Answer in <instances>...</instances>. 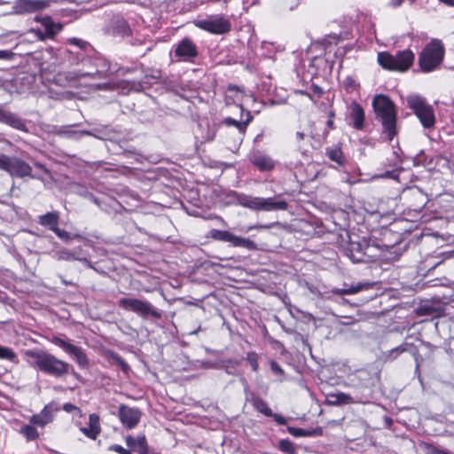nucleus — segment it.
Returning a JSON list of instances; mask_svg holds the SVG:
<instances>
[{
	"mask_svg": "<svg viewBox=\"0 0 454 454\" xmlns=\"http://www.w3.org/2000/svg\"><path fill=\"white\" fill-rule=\"evenodd\" d=\"M247 96L244 93L243 90L239 89L235 85H230L226 94V104H235L240 108L241 114L244 112L243 103Z\"/></svg>",
	"mask_w": 454,
	"mask_h": 454,
	"instance_id": "obj_25",
	"label": "nucleus"
},
{
	"mask_svg": "<svg viewBox=\"0 0 454 454\" xmlns=\"http://www.w3.org/2000/svg\"><path fill=\"white\" fill-rule=\"evenodd\" d=\"M170 56L175 62L193 63L198 57V49L190 38L185 37L172 46Z\"/></svg>",
	"mask_w": 454,
	"mask_h": 454,
	"instance_id": "obj_12",
	"label": "nucleus"
},
{
	"mask_svg": "<svg viewBox=\"0 0 454 454\" xmlns=\"http://www.w3.org/2000/svg\"><path fill=\"white\" fill-rule=\"evenodd\" d=\"M276 225H279V223L278 222H274V223H266V224H261V223L254 224V225H249L246 229H240L239 231H243L245 233H247V232H249L252 230H269V229H271L272 227H274Z\"/></svg>",
	"mask_w": 454,
	"mask_h": 454,
	"instance_id": "obj_43",
	"label": "nucleus"
},
{
	"mask_svg": "<svg viewBox=\"0 0 454 454\" xmlns=\"http://www.w3.org/2000/svg\"><path fill=\"white\" fill-rule=\"evenodd\" d=\"M80 431L89 439L96 440L101 433L99 416L97 413L90 414L88 427H81Z\"/></svg>",
	"mask_w": 454,
	"mask_h": 454,
	"instance_id": "obj_24",
	"label": "nucleus"
},
{
	"mask_svg": "<svg viewBox=\"0 0 454 454\" xmlns=\"http://www.w3.org/2000/svg\"><path fill=\"white\" fill-rule=\"evenodd\" d=\"M67 43L75 46L76 51L66 50L63 56L67 60V70L58 73L53 82L62 87L90 85L89 81L106 78L111 72L106 59L98 54L92 45L80 38L71 37ZM98 90H108L109 83L90 84Z\"/></svg>",
	"mask_w": 454,
	"mask_h": 454,
	"instance_id": "obj_1",
	"label": "nucleus"
},
{
	"mask_svg": "<svg viewBox=\"0 0 454 454\" xmlns=\"http://www.w3.org/2000/svg\"><path fill=\"white\" fill-rule=\"evenodd\" d=\"M408 347H411L408 343L401 344L400 346L390 350L388 356L392 359L396 358L401 353L408 350Z\"/></svg>",
	"mask_w": 454,
	"mask_h": 454,
	"instance_id": "obj_46",
	"label": "nucleus"
},
{
	"mask_svg": "<svg viewBox=\"0 0 454 454\" xmlns=\"http://www.w3.org/2000/svg\"><path fill=\"white\" fill-rule=\"evenodd\" d=\"M144 85L142 82H132V89H134L135 90L137 91H140L142 90H144Z\"/></svg>",
	"mask_w": 454,
	"mask_h": 454,
	"instance_id": "obj_60",
	"label": "nucleus"
},
{
	"mask_svg": "<svg viewBox=\"0 0 454 454\" xmlns=\"http://www.w3.org/2000/svg\"><path fill=\"white\" fill-rule=\"evenodd\" d=\"M196 26L212 34L222 35L231 30V22L222 15L210 16L196 22Z\"/></svg>",
	"mask_w": 454,
	"mask_h": 454,
	"instance_id": "obj_15",
	"label": "nucleus"
},
{
	"mask_svg": "<svg viewBox=\"0 0 454 454\" xmlns=\"http://www.w3.org/2000/svg\"><path fill=\"white\" fill-rule=\"evenodd\" d=\"M333 117H334V113L333 112H330L329 113V119H328V121L326 122V125H327V127L330 129H334V124H333Z\"/></svg>",
	"mask_w": 454,
	"mask_h": 454,
	"instance_id": "obj_56",
	"label": "nucleus"
},
{
	"mask_svg": "<svg viewBox=\"0 0 454 454\" xmlns=\"http://www.w3.org/2000/svg\"><path fill=\"white\" fill-rule=\"evenodd\" d=\"M110 358L114 364L118 365L121 369L123 372L128 373L129 372V365L121 357L120 355L111 352Z\"/></svg>",
	"mask_w": 454,
	"mask_h": 454,
	"instance_id": "obj_40",
	"label": "nucleus"
},
{
	"mask_svg": "<svg viewBox=\"0 0 454 454\" xmlns=\"http://www.w3.org/2000/svg\"><path fill=\"white\" fill-rule=\"evenodd\" d=\"M310 90L312 93H314L317 97H320L323 94V90L321 89V87H319L318 85H316V84L311 85Z\"/></svg>",
	"mask_w": 454,
	"mask_h": 454,
	"instance_id": "obj_55",
	"label": "nucleus"
},
{
	"mask_svg": "<svg viewBox=\"0 0 454 454\" xmlns=\"http://www.w3.org/2000/svg\"><path fill=\"white\" fill-rule=\"evenodd\" d=\"M305 138V134L301 131H297L296 134H295V139H296V142L297 144H300V142L301 140H303Z\"/></svg>",
	"mask_w": 454,
	"mask_h": 454,
	"instance_id": "obj_59",
	"label": "nucleus"
},
{
	"mask_svg": "<svg viewBox=\"0 0 454 454\" xmlns=\"http://www.w3.org/2000/svg\"><path fill=\"white\" fill-rule=\"evenodd\" d=\"M348 118L351 125L358 130L364 129V111L363 107L356 101L352 102L348 106Z\"/></svg>",
	"mask_w": 454,
	"mask_h": 454,
	"instance_id": "obj_23",
	"label": "nucleus"
},
{
	"mask_svg": "<svg viewBox=\"0 0 454 454\" xmlns=\"http://www.w3.org/2000/svg\"><path fill=\"white\" fill-rule=\"evenodd\" d=\"M76 192L84 198L89 197V195L90 194V192L83 187H79V189Z\"/></svg>",
	"mask_w": 454,
	"mask_h": 454,
	"instance_id": "obj_57",
	"label": "nucleus"
},
{
	"mask_svg": "<svg viewBox=\"0 0 454 454\" xmlns=\"http://www.w3.org/2000/svg\"><path fill=\"white\" fill-rule=\"evenodd\" d=\"M87 199H89L90 200H91L93 203H95L96 205H98V207H101L100 205V201L98 198H96L91 192L90 194L89 195V197H87Z\"/></svg>",
	"mask_w": 454,
	"mask_h": 454,
	"instance_id": "obj_61",
	"label": "nucleus"
},
{
	"mask_svg": "<svg viewBox=\"0 0 454 454\" xmlns=\"http://www.w3.org/2000/svg\"><path fill=\"white\" fill-rule=\"evenodd\" d=\"M438 106L439 116L450 129L449 133L454 132V100L441 101Z\"/></svg>",
	"mask_w": 454,
	"mask_h": 454,
	"instance_id": "obj_19",
	"label": "nucleus"
},
{
	"mask_svg": "<svg viewBox=\"0 0 454 454\" xmlns=\"http://www.w3.org/2000/svg\"><path fill=\"white\" fill-rule=\"evenodd\" d=\"M269 417H272L274 419V420L278 425H286L287 424L286 419L285 417H283L281 414L273 413V415H270Z\"/></svg>",
	"mask_w": 454,
	"mask_h": 454,
	"instance_id": "obj_52",
	"label": "nucleus"
},
{
	"mask_svg": "<svg viewBox=\"0 0 454 454\" xmlns=\"http://www.w3.org/2000/svg\"><path fill=\"white\" fill-rule=\"evenodd\" d=\"M233 197L238 205L256 212H272L288 208V202L282 199L281 195L264 198L234 192Z\"/></svg>",
	"mask_w": 454,
	"mask_h": 454,
	"instance_id": "obj_4",
	"label": "nucleus"
},
{
	"mask_svg": "<svg viewBox=\"0 0 454 454\" xmlns=\"http://www.w3.org/2000/svg\"><path fill=\"white\" fill-rule=\"evenodd\" d=\"M434 312L435 309L431 305L423 304L419 308V315L433 316Z\"/></svg>",
	"mask_w": 454,
	"mask_h": 454,
	"instance_id": "obj_49",
	"label": "nucleus"
},
{
	"mask_svg": "<svg viewBox=\"0 0 454 454\" xmlns=\"http://www.w3.org/2000/svg\"><path fill=\"white\" fill-rule=\"evenodd\" d=\"M329 403L333 405H345V404H352V403H364L363 399L358 396H352L349 394L338 392L335 394L330 395Z\"/></svg>",
	"mask_w": 454,
	"mask_h": 454,
	"instance_id": "obj_27",
	"label": "nucleus"
},
{
	"mask_svg": "<svg viewBox=\"0 0 454 454\" xmlns=\"http://www.w3.org/2000/svg\"><path fill=\"white\" fill-rule=\"evenodd\" d=\"M118 304L120 308L132 311L143 318L151 317L160 319L161 317V313L147 301L136 298H121Z\"/></svg>",
	"mask_w": 454,
	"mask_h": 454,
	"instance_id": "obj_10",
	"label": "nucleus"
},
{
	"mask_svg": "<svg viewBox=\"0 0 454 454\" xmlns=\"http://www.w3.org/2000/svg\"><path fill=\"white\" fill-rule=\"evenodd\" d=\"M59 214L57 211L48 212L38 217V223L54 231L59 227Z\"/></svg>",
	"mask_w": 454,
	"mask_h": 454,
	"instance_id": "obj_30",
	"label": "nucleus"
},
{
	"mask_svg": "<svg viewBox=\"0 0 454 454\" xmlns=\"http://www.w3.org/2000/svg\"><path fill=\"white\" fill-rule=\"evenodd\" d=\"M126 443L132 450L137 451V454H148V445L146 438L144 434L133 437L129 435L126 438Z\"/></svg>",
	"mask_w": 454,
	"mask_h": 454,
	"instance_id": "obj_28",
	"label": "nucleus"
},
{
	"mask_svg": "<svg viewBox=\"0 0 454 454\" xmlns=\"http://www.w3.org/2000/svg\"><path fill=\"white\" fill-rule=\"evenodd\" d=\"M278 450L287 454H295L294 444L289 439H282L278 442Z\"/></svg>",
	"mask_w": 454,
	"mask_h": 454,
	"instance_id": "obj_39",
	"label": "nucleus"
},
{
	"mask_svg": "<svg viewBox=\"0 0 454 454\" xmlns=\"http://www.w3.org/2000/svg\"><path fill=\"white\" fill-rule=\"evenodd\" d=\"M365 241V239H360L357 235H350L347 232L345 237L341 236L340 247L344 254L353 262H364L363 250Z\"/></svg>",
	"mask_w": 454,
	"mask_h": 454,
	"instance_id": "obj_11",
	"label": "nucleus"
},
{
	"mask_svg": "<svg viewBox=\"0 0 454 454\" xmlns=\"http://www.w3.org/2000/svg\"><path fill=\"white\" fill-rule=\"evenodd\" d=\"M50 340L66 353L73 356L80 367L85 368L89 365V359L82 348L74 346L67 339H63L59 336H52Z\"/></svg>",
	"mask_w": 454,
	"mask_h": 454,
	"instance_id": "obj_14",
	"label": "nucleus"
},
{
	"mask_svg": "<svg viewBox=\"0 0 454 454\" xmlns=\"http://www.w3.org/2000/svg\"><path fill=\"white\" fill-rule=\"evenodd\" d=\"M377 60L385 70L404 73L413 66L415 54L410 49L397 51L395 53L381 51L378 53Z\"/></svg>",
	"mask_w": 454,
	"mask_h": 454,
	"instance_id": "obj_6",
	"label": "nucleus"
},
{
	"mask_svg": "<svg viewBox=\"0 0 454 454\" xmlns=\"http://www.w3.org/2000/svg\"><path fill=\"white\" fill-rule=\"evenodd\" d=\"M27 356L34 360L35 365L43 373L61 378L68 373L69 364L43 350H27Z\"/></svg>",
	"mask_w": 454,
	"mask_h": 454,
	"instance_id": "obj_5",
	"label": "nucleus"
},
{
	"mask_svg": "<svg viewBox=\"0 0 454 454\" xmlns=\"http://www.w3.org/2000/svg\"><path fill=\"white\" fill-rule=\"evenodd\" d=\"M108 450L117 452L118 454H127L128 450L119 444H113L108 447Z\"/></svg>",
	"mask_w": 454,
	"mask_h": 454,
	"instance_id": "obj_51",
	"label": "nucleus"
},
{
	"mask_svg": "<svg viewBox=\"0 0 454 454\" xmlns=\"http://www.w3.org/2000/svg\"><path fill=\"white\" fill-rule=\"evenodd\" d=\"M370 287V284L368 283H357L356 285H352L348 288H334L333 293L340 295H350L359 293L364 289H368Z\"/></svg>",
	"mask_w": 454,
	"mask_h": 454,
	"instance_id": "obj_33",
	"label": "nucleus"
},
{
	"mask_svg": "<svg viewBox=\"0 0 454 454\" xmlns=\"http://www.w3.org/2000/svg\"><path fill=\"white\" fill-rule=\"evenodd\" d=\"M343 87L348 92H353L357 90L358 83L351 76H347L342 82Z\"/></svg>",
	"mask_w": 454,
	"mask_h": 454,
	"instance_id": "obj_44",
	"label": "nucleus"
},
{
	"mask_svg": "<svg viewBox=\"0 0 454 454\" xmlns=\"http://www.w3.org/2000/svg\"><path fill=\"white\" fill-rule=\"evenodd\" d=\"M231 232L228 231H221L217 229H212L209 231V236L215 240L230 243Z\"/></svg>",
	"mask_w": 454,
	"mask_h": 454,
	"instance_id": "obj_38",
	"label": "nucleus"
},
{
	"mask_svg": "<svg viewBox=\"0 0 454 454\" xmlns=\"http://www.w3.org/2000/svg\"><path fill=\"white\" fill-rule=\"evenodd\" d=\"M253 116L247 111L245 120L237 121L231 117L224 118L219 124L221 136L223 142L231 150H238L242 144L248 124L252 121Z\"/></svg>",
	"mask_w": 454,
	"mask_h": 454,
	"instance_id": "obj_3",
	"label": "nucleus"
},
{
	"mask_svg": "<svg viewBox=\"0 0 454 454\" xmlns=\"http://www.w3.org/2000/svg\"><path fill=\"white\" fill-rule=\"evenodd\" d=\"M240 362L237 359L229 358L220 363L219 368L225 371L229 375H237Z\"/></svg>",
	"mask_w": 454,
	"mask_h": 454,
	"instance_id": "obj_35",
	"label": "nucleus"
},
{
	"mask_svg": "<svg viewBox=\"0 0 454 454\" xmlns=\"http://www.w3.org/2000/svg\"><path fill=\"white\" fill-rule=\"evenodd\" d=\"M35 166L36 168H38L39 169L42 170V172H43L45 175H50V171L45 168L44 165H43L42 163H39V162H35Z\"/></svg>",
	"mask_w": 454,
	"mask_h": 454,
	"instance_id": "obj_58",
	"label": "nucleus"
},
{
	"mask_svg": "<svg viewBox=\"0 0 454 454\" xmlns=\"http://www.w3.org/2000/svg\"><path fill=\"white\" fill-rule=\"evenodd\" d=\"M61 240L65 242H69L72 239V237L69 232L65 230H61L59 227L53 231Z\"/></svg>",
	"mask_w": 454,
	"mask_h": 454,
	"instance_id": "obj_48",
	"label": "nucleus"
},
{
	"mask_svg": "<svg viewBox=\"0 0 454 454\" xmlns=\"http://www.w3.org/2000/svg\"><path fill=\"white\" fill-rule=\"evenodd\" d=\"M270 369H271L272 372L276 375H283L284 374V370L275 361L270 362Z\"/></svg>",
	"mask_w": 454,
	"mask_h": 454,
	"instance_id": "obj_50",
	"label": "nucleus"
},
{
	"mask_svg": "<svg viewBox=\"0 0 454 454\" xmlns=\"http://www.w3.org/2000/svg\"><path fill=\"white\" fill-rule=\"evenodd\" d=\"M142 413L139 409L121 404L118 410V417L122 426L132 429L137 426L141 419Z\"/></svg>",
	"mask_w": 454,
	"mask_h": 454,
	"instance_id": "obj_17",
	"label": "nucleus"
},
{
	"mask_svg": "<svg viewBox=\"0 0 454 454\" xmlns=\"http://www.w3.org/2000/svg\"><path fill=\"white\" fill-rule=\"evenodd\" d=\"M406 103L408 107L418 117L424 129H431L434 127L436 119L434 108L424 97L418 94L408 95Z\"/></svg>",
	"mask_w": 454,
	"mask_h": 454,
	"instance_id": "obj_8",
	"label": "nucleus"
},
{
	"mask_svg": "<svg viewBox=\"0 0 454 454\" xmlns=\"http://www.w3.org/2000/svg\"><path fill=\"white\" fill-rule=\"evenodd\" d=\"M52 132L56 135L74 140H79L84 136H91L98 139L110 138L106 130L103 129H94L93 130H78L74 129L73 126H60L54 127Z\"/></svg>",
	"mask_w": 454,
	"mask_h": 454,
	"instance_id": "obj_13",
	"label": "nucleus"
},
{
	"mask_svg": "<svg viewBox=\"0 0 454 454\" xmlns=\"http://www.w3.org/2000/svg\"><path fill=\"white\" fill-rule=\"evenodd\" d=\"M372 107L376 120L382 126V134L392 141L397 132V111L394 102L386 95L377 94L372 99Z\"/></svg>",
	"mask_w": 454,
	"mask_h": 454,
	"instance_id": "obj_2",
	"label": "nucleus"
},
{
	"mask_svg": "<svg viewBox=\"0 0 454 454\" xmlns=\"http://www.w3.org/2000/svg\"><path fill=\"white\" fill-rule=\"evenodd\" d=\"M19 433L22 434L27 442L35 441L40 436L35 426L31 423L23 425L20 428Z\"/></svg>",
	"mask_w": 454,
	"mask_h": 454,
	"instance_id": "obj_34",
	"label": "nucleus"
},
{
	"mask_svg": "<svg viewBox=\"0 0 454 454\" xmlns=\"http://www.w3.org/2000/svg\"><path fill=\"white\" fill-rule=\"evenodd\" d=\"M51 0H16L13 11L17 14L35 12L50 7Z\"/></svg>",
	"mask_w": 454,
	"mask_h": 454,
	"instance_id": "obj_16",
	"label": "nucleus"
},
{
	"mask_svg": "<svg viewBox=\"0 0 454 454\" xmlns=\"http://www.w3.org/2000/svg\"><path fill=\"white\" fill-rule=\"evenodd\" d=\"M0 359L15 362L17 356L12 348L0 345Z\"/></svg>",
	"mask_w": 454,
	"mask_h": 454,
	"instance_id": "obj_41",
	"label": "nucleus"
},
{
	"mask_svg": "<svg viewBox=\"0 0 454 454\" xmlns=\"http://www.w3.org/2000/svg\"><path fill=\"white\" fill-rule=\"evenodd\" d=\"M254 407L263 415L269 417L273 415L271 409L268 406L267 403L260 397H254L252 400Z\"/></svg>",
	"mask_w": 454,
	"mask_h": 454,
	"instance_id": "obj_37",
	"label": "nucleus"
},
{
	"mask_svg": "<svg viewBox=\"0 0 454 454\" xmlns=\"http://www.w3.org/2000/svg\"><path fill=\"white\" fill-rule=\"evenodd\" d=\"M445 48L439 39H432L419 54L418 64L423 73H430L437 69L442 63Z\"/></svg>",
	"mask_w": 454,
	"mask_h": 454,
	"instance_id": "obj_7",
	"label": "nucleus"
},
{
	"mask_svg": "<svg viewBox=\"0 0 454 454\" xmlns=\"http://www.w3.org/2000/svg\"><path fill=\"white\" fill-rule=\"evenodd\" d=\"M10 56V52L7 51H0V59H7Z\"/></svg>",
	"mask_w": 454,
	"mask_h": 454,
	"instance_id": "obj_64",
	"label": "nucleus"
},
{
	"mask_svg": "<svg viewBox=\"0 0 454 454\" xmlns=\"http://www.w3.org/2000/svg\"><path fill=\"white\" fill-rule=\"evenodd\" d=\"M404 2V0H389L387 4V5L388 7H391V8H398L400 7L403 3Z\"/></svg>",
	"mask_w": 454,
	"mask_h": 454,
	"instance_id": "obj_53",
	"label": "nucleus"
},
{
	"mask_svg": "<svg viewBox=\"0 0 454 454\" xmlns=\"http://www.w3.org/2000/svg\"><path fill=\"white\" fill-rule=\"evenodd\" d=\"M259 356L254 351H250L247 354L246 360L251 366V369L257 372L259 371V363H258Z\"/></svg>",
	"mask_w": 454,
	"mask_h": 454,
	"instance_id": "obj_42",
	"label": "nucleus"
},
{
	"mask_svg": "<svg viewBox=\"0 0 454 454\" xmlns=\"http://www.w3.org/2000/svg\"><path fill=\"white\" fill-rule=\"evenodd\" d=\"M51 405L47 404L37 414H34L29 418V422L35 427H44L54 420L55 413Z\"/></svg>",
	"mask_w": 454,
	"mask_h": 454,
	"instance_id": "obj_20",
	"label": "nucleus"
},
{
	"mask_svg": "<svg viewBox=\"0 0 454 454\" xmlns=\"http://www.w3.org/2000/svg\"><path fill=\"white\" fill-rule=\"evenodd\" d=\"M87 199H89L90 200H91L93 203H95L96 205H98V207H101L100 205V201L98 198H96L91 192L90 194L89 195V197H87Z\"/></svg>",
	"mask_w": 454,
	"mask_h": 454,
	"instance_id": "obj_63",
	"label": "nucleus"
},
{
	"mask_svg": "<svg viewBox=\"0 0 454 454\" xmlns=\"http://www.w3.org/2000/svg\"><path fill=\"white\" fill-rule=\"evenodd\" d=\"M249 160L261 172L270 171L275 168V160L264 152L254 150L249 153Z\"/></svg>",
	"mask_w": 454,
	"mask_h": 454,
	"instance_id": "obj_18",
	"label": "nucleus"
},
{
	"mask_svg": "<svg viewBox=\"0 0 454 454\" xmlns=\"http://www.w3.org/2000/svg\"><path fill=\"white\" fill-rule=\"evenodd\" d=\"M63 411H65L67 413L74 412L75 415L78 416L79 418L82 417V410L79 407L69 403L63 404Z\"/></svg>",
	"mask_w": 454,
	"mask_h": 454,
	"instance_id": "obj_47",
	"label": "nucleus"
},
{
	"mask_svg": "<svg viewBox=\"0 0 454 454\" xmlns=\"http://www.w3.org/2000/svg\"><path fill=\"white\" fill-rule=\"evenodd\" d=\"M53 257L58 261H79L83 262L87 267L93 268L91 262L85 257L80 254H74L67 248L58 250L53 254Z\"/></svg>",
	"mask_w": 454,
	"mask_h": 454,
	"instance_id": "obj_26",
	"label": "nucleus"
},
{
	"mask_svg": "<svg viewBox=\"0 0 454 454\" xmlns=\"http://www.w3.org/2000/svg\"><path fill=\"white\" fill-rule=\"evenodd\" d=\"M380 249L377 246L372 245L368 240L365 241V246L363 250V254H364V262H367L370 261H374L380 256Z\"/></svg>",
	"mask_w": 454,
	"mask_h": 454,
	"instance_id": "obj_36",
	"label": "nucleus"
},
{
	"mask_svg": "<svg viewBox=\"0 0 454 454\" xmlns=\"http://www.w3.org/2000/svg\"><path fill=\"white\" fill-rule=\"evenodd\" d=\"M287 432L294 436V437H306L310 436L312 434L309 431H306L302 428L294 427H287Z\"/></svg>",
	"mask_w": 454,
	"mask_h": 454,
	"instance_id": "obj_45",
	"label": "nucleus"
},
{
	"mask_svg": "<svg viewBox=\"0 0 454 454\" xmlns=\"http://www.w3.org/2000/svg\"><path fill=\"white\" fill-rule=\"evenodd\" d=\"M112 28L114 35H120L121 37L130 35L129 26L123 17H114L112 21Z\"/></svg>",
	"mask_w": 454,
	"mask_h": 454,
	"instance_id": "obj_31",
	"label": "nucleus"
},
{
	"mask_svg": "<svg viewBox=\"0 0 454 454\" xmlns=\"http://www.w3.org/2000/svg\"><path fill=\"white\" fill-rule=\"evenodd\" d=\"M37 21H40L43 27V32L39 30V34L41 35V38H52L56 34H58L62 29V25L59 23H55L51 17H35Z\"/></svg>",
	"mask_w": 454,
	"mask_h": 454,
	"instance_id": "obj_22",
	"label": "nucleus"
},
{
	"mask_svg": "<svg viewBox=\"0 0 454 454\" xmlns=\"http://www.w3.org/2000/svg\"><path fill=\"white\" fill-rule=\"evenodd\" d=\"M431 454H450L448 450L439 447L433 446L430 450Z\"/></svg>",
	"mask_w": 454,
	"mask_h": 454,
	"instance_id": "obj_54",
	"label": "nucleus"
},
{
	"mask_svg": "<svg viewBox=\"0 0 454 454\" xmlns=\"http://www.w3.org/2000/svg\"><path fill=\"white\" fill-rule=\"evenodd\" d=\"M0 169L15 177L29 176L34 179L43 180L40 174H32V167L25 160L16 156L0 153Z\"/></svg>",
	"mask_w": 454,
	"mask_h": 454,
	"instance_id": "obj_9",
	"label": "nucleus"
},
{
	"mask_svg": "<svg viewBox=\"0 0 454 454\" xmlns=\"http://www.w3.org/2000/svg\"><path fill=\"white\" fill-rule=\"evenodd\" d=\"M0 122L18 130L26 129L25 121L17 114L6 110L3 105H0Z\"/></svg>",
	"mask_w": 454,
	"mask_h": 454,
	"instance_id": "obj_21",
	"label": "nucleus"
},
{
	"mask_svg": "<svg viewBox=\"0 0 454 454\" xmlns=\"http://www.w3.org/2000/svg\"><path fill=\"white\" fill-rule=\"evenodd\" d=\"M87 199H89L90 200H91L93 203H95L96 205H98V207H101L100 205V201L98 198H96L91 192L90 194L89 195V197H87Z\"/></svg>",
	"mask_w": 454,
	"mask_h": 454,
	"instance_id": "obj_62",
	"label": "nucleus"
},
{
	"mask_svg": "<svg viewBox=\"0 0 454 454\" xmlns=\"http://www.w3.org/2000/svg\"><path fill=\"white\" fill-rule=\"evenodd\" d=\"M230 244L235 247H244L248 250H255L257 248L256 244L247 238H243L231 234Z\"/></svg>",
	"mask_w": 454,
	"mask_h": 454,
	"instance_id": "obj_32",
	"label": "nucleus"
},
{
	"mask_svg": "<svg viewBox=\"0 0 454 454\" xmlns=\"http://www.w3.org/2000/svg\"><path fill=\"white\" fill-rule=\"evenodd\" d=\"M325 155L330 160L336 163L338 167L344 166L347 161L340 145L326 147Z\"/></svg>",
	"mask_w": 454,
	"mask_h": 454,
	"instance_id": "obj_29",
	"label": "nucleus"
}]
</instances>
